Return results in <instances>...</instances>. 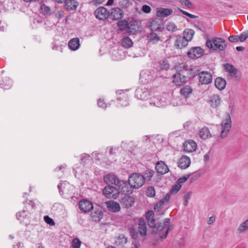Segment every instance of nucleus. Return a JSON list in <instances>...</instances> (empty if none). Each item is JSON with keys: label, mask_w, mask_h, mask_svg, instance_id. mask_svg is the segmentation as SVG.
Wrapping results in <instances>:
<instances>
[{"label": "nucleus", "mask_w": 248, "mask_h": 248, "mask_svg": "<svg viewBox=\"0 0 248 248\" xmlns=\"http://www.w3.org/2000/svg\"><path fill=\"white\" fill-rule=\"evenodd\" d=\"M176 74L173 75V82L176 86L184 85L186 82L185 73L189 70V67L184 63H179L175 66Z\"/></svg>", "instance_id": "nucleus-1"}, {"label": "nucleus", "mask_w": 248, "mask_h": 248, "mask_svg": "<svg viewBox=\"0 0 248 248\" xmlns=\"http://www.w3.org/2000/svg\"><path fill=\"white\" fill-rule=\"evenodd\" d=\"M206 45L210 49L222 51L225 48L227 44L224 39L221 38L215 37L211 40L209 39L207 40Z\"/></svg>", "instance_id": "nucleus-2"}, {"label": "nucleus", "mask_w": 248, "mask_h": 248, "mask_svg": "<svg viewBox=\"0 0 248 248\" xmlns=\"http://www.w3.org/2000/svg\"><path fill=\"white\" fill-rule=\"evenodd\" d=\"M154 213L153 211H148L146 213V218L147 220L149 227L152 229V233H157L162 231L163 226L161 224L157 226L155 219L154 218Z\"/></svg>", "instance_id": "nucleus-3"}, {"label": "nucleus", "mask_w": 248, "mask_h": 248, "mask_svg": "<svg viewBox=\"0 0 248 248\" xmlns=\"http://www.w3.org/2000/svg\"><path fill=\"white\" fill-rule=\"evenodd\" d=\"M129 184L131 187L137 189L141 187L144 184V177L139 173H133L128 178Z\"/></svg>", "instance_id": "nucleus-4"}, {"label": "nucleus", "mask_w": 248, "mask_h": 248, "mask_svg": "<svg viewBox=\"0 0 248 248\" xmlns=\"http://www.w3.org/2000/svg\"><path fill=\"white\" fill-rule=\"evenodd\" d=\"M221 125L222 130L220 137L223 139L227 137L232 127L231 118L229 113L226 114V117L222 121Z\"/></svg>", "instance_id": "nucleus-5"}, {"label": "nucleus", "mask_w": 248, "mask_h": 248, "mask_svg": "<svg viewBox=\"0 0 248 248\" xmlns=\"http://www.w3.org/2000/svg\"><path fill=\"white\" fill-rule=\"evenodd\" d=\"M117 186L118 190L125 195L131 194L132 192L131 190L132 187L126 181L120 180V182H117Z\"/></svg>", "instance_id": "nucleus-6"}, {"label": "nucleus", "mask_w": 248, "mask_h": 248, "mask_svg": "<svg viewBox=\"0 0 248 248\" xmlns=\"http://www.w3.org/2000/svg\"><path fill=\"white\" fill-rule=\"evenodd\" d=\"M150 92L148 89L144 86L138 88L135 92V96L140 100H145L149 98Z\"/></svg>", "instance_id": "nucleus-7"}, {"label": "nucleus", "mask_w": 248, "mask_h": 248, "mask_svg": "<svg viewBox=\"0 0 248 248\" xmlns=\"http://www.w3.org/2000/svg\"><path fill=\"white\" fill-rule=\"evenodd\" d=\"M78 207L84 213L89 212L93 208V203L86 199L80 201L78 203Z\"/></svg>", "instance_id": "nucleus-8"}, {"label": "nucleus", "mask_w": 248, "mask_h": 248, "mask_svg": "<svg viewBox=\"0 0 248 248\" xmlns=\"http://www.w3.org/2000/svg\"><path fill=\"white\" fill-rule=\"evenodd\" d=\"M95 17L99 20H105L109 16V11L103 7L98 8L94 12Z\"/></svg>", "instance_id": "nucleus-9"}, {"label": "nucleus", "mask_w": 248, "mask_h": 248, "mask_svg": "<svg viewBox=\"0 0 248 248\" xmlns=\"http://www.w3.org/2000/svg\"><path fill=\"white\" fill-rule=\"evenodd\" d=\"M150 29L152 31H160L163 29L162 21L161 19L156 18L150 22Z\"/></svg>", "instance_id": "nucleus-10"}, {"label": "nucleus", "mask_w": 248, "mask_h": 248, "mask_svg": "<svg viewBox=\"0 0 248 248\" xmlns=\"http://www.w3.org/2000/svg\"><path fill=\"white\" fill-rule=\"evenodd\" d=\"M203 53V50L200 47H194L191 48L187 52V55L191 59L199 58Z\"/></svg>", "instance_id": "nucleus-11"}, {"label": "nucleus", "mask_w": 248, "mask_h": 248, "mask_svg": "<svg viewBox=\"0 0 248 248\" xmlns=\"http://www.w3.org/2000/svg\"><path fill=\"white\" fill-rule=\"evenodd\" d=\"M199 81L202 84H208L212 81V76L210 73L202 71L199 74Z\"/></svg>", "instance_id": "nucleus-12"}, {"label": "nucleus", "mask_w": 248, "mask_h": 248, "mask_svg": "<svg viewBox=\"0 0 248 248\" xmlns=\"http://www.w3.org/2000/svg\"><path fill=\"white\" fill-rule=\"evenodd\" d=\"M124 16L123 10L117 7L112 8L109 12V17L112 20H119Z\"/></svg>", "instance_id": "nucleus-13"}, {"label": "nucleus", "mask_w": 248, "mask_h": 248, "mask_svg": "<svg viewBox=\"0 0 248 248\" xmlns=\"http://www.w3.org/2000/svg\"><path fill=\"white\" fill-rule=\"evenodd\" d=\"M225 70L229 72L232 76H234L237 80L240 79V75L237 69L233 65L227 63L224 65Z\"/></svg>", "instance_id": "nucleus-14"}, {"label": "nucleus", "mask_w": 248, "mask_h": 248, "mask_svg": "<svg viewBox=\"0 0 248 248\" xmlns=\"http://www.w3.org/2000/svg\"><path fill=\"white\" fill-rule=\"evenodd\" d=\"M183 148L186 152H192L196 149L197 143L193 140H188L184 143Z\"/></svg>", "instance_id": "nucleus-15"}, {"label": "nucleus", "mask_w": 248, "mask_h": 248, "mask_svg": "<svg viewBox=\"0 0 248 248\" xmlns=\"http://www.w3.org/2000/svg\"><path fill=\"white\" fill-rule=\"evenodd\" d=\"M190 163V158L186 155H183L179 159L178 166L181 169H186L189 167Z\"/></svg>", "instance_id": "nucleus-16"}, {"label": "nucleus", "mask_w": 248, "mask_h": 248, "mask_svg": "<svg viewBox=\"0 0 248 248\" xmlns=\"http://www.w3.org/2000/svg\"><path fill=\"white\" fill-rule=\"evenodd\" d=\"M103 212L101 209H93L91 214V217L93 221L99 222L103 217Z\"/></svg>", "instance_id": "nucleus-17"}, {"label": "nucleus", "mask_w": 248, "mask_h": 248, "mask_svg": "<svg viewBox=\"0 0 248 248\" xmlns=\"http://www.w3.org/2000/svg\"><path fill=\"white\" fill-rule=\"evenodd\" d=\"M117 95V99L121 103L120 104L122 106H126L128 105L127 95L123 91H119L116 93Z\"/></svg>", "instance_id": "nucleus-18"}, {"label": "nucleus", "mask_w": 248, "mask_h": 248, "mask_svg": "<svg viewBox=\"0 0 248 248\" xmlns=\"http://www.w3.org/2000/svg\"><path fill=\"white\" fill-rule=\"evenodd\" d=\"M134 199L131 197L125 195L121 199V202L125 208L132 207L134 203Z\"/></svg>", "instance_id": "nucleus-19"}, {"label": "nucleus", "mask_w": 248, "mask_h": 248, "mask_svg": "<svg viewBox=\"0 0 248 248\" xmlns=\"http://www.w3.org/2000/svg\"><path fill=\"white\" fill-rule=\"evenodd\" d=\"M104 180L107 184H114L117 186V182H120L117 177L114 174H108L104 176Z\"/></svg>", "instance_id": "nucleus-20"}, {"label": "nucleus", "mask_w": 248, "mask_h": 248, "mask_svg": "<svg viewBox=\"0 0 248 248\" xmlns=\"http://www.w3.org/2000/svg\"><path fill=\"white\" fill-rule=\"evenodd\" d=\"M156 171L160 174H164L169 171V168L163 161L158 162L155 165Z\"/></svg>", "instance_id": "nucleus-21"}, {"label": "nucleus", "mask_w": 248, "mask_h": 248, "mask_svg": "<svg viewBox=\"0 0 248 248\" xmlns=\"http://www.w3.org/2000/svg\"><path fill=\"white\" fill-rule=\"evenodd\" d=\"M107 206L109 211L112 212H118L120 210L119 203L113 201H110L106 202Z\"/></svg>", "instance_id": "nucleus-22"}, {"label": "nucleus", "mask_w": 248, "mask_h": 248, "mask_svg": "<svg viewBox=\"0 0 248 248\" xmlns=\"http://www.w3.org/2000/svg\"><path fill=\"white\" fill-rule=\"evenodd\" d=\"M172 13L170 8H159L157 9L156 15L158 17H164L168 16Z\"/></svg>", "instance_id": "nucleus-23"}, {"label": "nucleus", "mask_w": 248, "mask_h": 248, "mask_svg": "<svg viewBox=\"0 0 248 248\" xmlns=\"http://www.w3.org/2000/svg\"><path fill=\"white\" fill-rule=\"evenodd\" d=\"M39 10L44 16H50L51 13V8L43 2L40 3Z\"/></svg>", "instance_id": "nucleus-24"}, {"label": "nucleus", "mask_w": 248, "mask_h": 248, "mask_svg": "<svg viewBox=\"0 0 248 248\" xmlns=\"http://www.w3.org/2000/svg\"><path fill=\"white\" fill-rule=\"evenodd\" d=\"M188 42L184 37L177 36L175 42V45L177 48H182L187 46Z\"/></svg>", "instance_id": "nucleus-25"}, {"label": "nucleus", "mask_w": 248, "mask_h": 248, "mask_svg": "<svg viewBox=\"0 0 248 248\" xmlns=\"http://www.w3.org/2000/svg\"><path fill=\"white\" fill-rule=\"evenodd\" d=\"M64 7L68 10H76L78 3L75 0H66L65 1Z\"/></svg>", "instance_id": "nucleus-26"}, {"label": "nucleus", "mask_w": 248, "mask_h": 248, "mask_svg": "<svg viewBox=\"0 0 248 248\" xmlns=\"http://www.w3.org/2000/svg\"><path fill=\"white\" fill-rule=\"evenodd\" d=\"M29 212L27 210L23 209L21 211L18 212L16 215V218L20 221L21 223L24 222L25 219L29 218Z\"/></svg>", "instance_id": "nucleus-27"}, {"label": "nucleus", "mask_w": 248, "mask_h": 248, "mask_svg": "<svg viewBox=\"0 0 248 248\" xmlns=\"http://www.w3.org/2000/svg\"><path fill=\"white\" fill-rule=\"evenodd\" d=\"M199 135L200 137L203 140H206L212 137L208 128L206 126L203 127L200 130Z\"/></svg>", "instance_id": "nucleus-28"}, {"label": "nucleus", "mask_w": 248, "mask_h": 248, "mask_svg": "<svg viewBox=\"0 0 248 248\" xmlns=\"http://www.w3.org/2000/svg\"><path fill=\"white\" fill-rule=\"evenodd\" d=\"M215 85L217 88L219 90H223L226 85V81L222 78L218 77L215 81Z\"/></svg>", "instance_id": "nucleus-29"}, {"label": "nucleus", "mask_w": 248, "mask_h": 248, "mask_svg": "<svg viewBox=\"0 0 248 248\" xmlns=\"http://www.w3.org/2000/svg\"><path fill=\"white\" fill-rule=\"evenodd\" d=\"M68 46L69 48L72 50H77L80 46L79 39L78 38H72L69 41Z\"/></svg>", "instance_id": "nucleus-30"}, {"label": "nucleus", "mask_w": 248, "mask_h": 248, "mask_svg": "<svg viewBox=\"0 0 248 248\" xmlns=\"http://www.w3.org/2000/svg\"><path fill=\"white\" fill-rule=\"evenodd\" d=\"M12 86V80L9 77H5L0 83V86L4 90L10 89Z\"/></svg>", "instance_id": "nucleus-31"}, {"label": "nucleus", "mask_w": 248, "mask_h": 248, "mask_svg": "<svg viewBox=\"0 0 248 248\" xmlns=\"http://www.w3.org/2000/svg\"><path fill=\"white\" fill-rule=\"evenodd\" d=\"M209 102L212 107L216 108L220 104V98L217 94H214L210 97Z\"/></svg>", "instance_id": "nucleus-32"}, {"label": "nucleus", "mask_w": 248, "mask_h": 248, "mask_svg": "<svg viewBox=\"0 0 248 248\" xmlns=\"http://www.w3.org/2000/svg\"><path fill=\"white\" fill-rule=\"evenodd\" d=\"M160 37L154 32H151L147 36L148 42L154 44L157 43L160 40Z\"/></svg>", "instance_id": "nucleus-33"}, {"label": "nucleus", "mask_w": 248, "mask_h": 248, "mask_svg": "<svg viewBox=\"0 0 248 248\" xmlns=\"http://www.w3.org/2000/svg\"><path fill=\"white\" fill-rule=\"evenodd\" d=\"M139 232L142 235L146 234L147 228L145 221L144 220H140L138 227Z\"/></svg>", "instance_id": "nucleus-34"}, {"label": "nucleus", "mask_w": 248, "mask_h": 248, "mask_svg": "<svg viewBox=\"0 0 248 248\" xmlns=\"http://www.w3.org/2000/svg\"><path fill=\"white\" fill-rule=\"evenodd\" d=\"M127 242L126 238L124 235H120L116 238L115 244L117 247H123Z\"/></svg>", "instance_id": "nucleus-35"}, {"label": "nucleus", "mask_w": 248, "mask_h": 248, "mask_svg": "<svg viewBox=\"0 0 248 248\" xmlns=\"http://www.w3.org/2000/svg\"><path fill=\"white\" fill-rule=\"evenodd\" d=\"M115 187L112 186H106L103 189V194L106 197L110 198L112 193L115 192Z\"/></svg>", "instance_id": "nucleus-36"}, {"label": "nucleus", "mask_w": 248, "mask_h": 248, "mask_svg": "<svg viewBox=\"0 0 248 248\" xmlns=\"http://www.w3.org/2000/svg\"><path fill=\"white\" fill-rule=\"evenodd\" d=\"M194 31L192 29H186L183 32V37L187 40V41H190L194 34Z\"/></svg>", "instance_id": "nucleus-37"}, {"label": "nucleus", "mask_w": 248, "mask_h": 248, "mask_svg": "<svg viewBox=\"0 0 248 248\" xmlns=\"http://www.w3.org/2000/svg\"><path fill=\"white\" fill-rule=\"evenodd\" d=\"M248 230V218L245 221L242 222L239 226L237 229V232L242 233Z\"/></svg>", "instance_id": "nucleus-38"}, {"label": "nucleus", "mask_w": 248, "mask_h": 248, "mask_svg": "<svg viewBox=\"0 0 248 248\" xmlns=\"http://www.w3.org/2000/svg\"><path fill=\"white\" fill-rule=\"evenodd\" d=\"M122 45L125 48H129L133 45V42L128 37H125L122 39Z\"/></svg>", "instance_id": "nucleus-39"}, {"label": "nucleus", "mask_w": 248, "mask_h": 248, "mask_svg": "<svg viewBox=\"0 0 248 248\" xmlns=\"http://www.w3.org/2000/svg\"><path fill=\"white\" fill-rule=\"evenodd\" d=\"M192 89L189 85L184 86L181 90V93L184 96L186 97L191 93Z\"/></svg>", "instance_id": "nucleus-40"}, {"label": "nucleus", "mask_w": 248, "mask_h": 248, "mask_svg": "<svg viewBox=\"0 0 248 248\" xmlns=\"http://www.w3.org/2000/svg\"><path fill=\"white\" fill-rule=\"evenodd\" d=\"M154 174V171L152 170H147L144 173L142 176L144 177V182L146 180L150 181Z\"/></svg>", "instance_id": "nucleus-41"}, {"label": "nucleus", "mask_w": 248, "mask_h": 248, "mask_svg": "<svg viewBox=\"0 0 248 248\" xmlns=\"http://www.w3.org/2000/svg\"><path fill=\"white\" fill-rule=\"evenodd\" d=\"M150 104L151 106L160 107L162 106L161 102L159 100L158 98L155 97H152L149 101Z\"/></svg>", "instance_id": "nucleus-42"}, {"label": "nucleus", "mask_w": 248, "mask_h": 248, "mask_svg": "<svg viewBox=\"0 0 248 248\" xmlns=\"http://www.w3.org/2000/svg\"><path fill=\"white\" fill-rule=\"evenodd\" d=\"M146 195L149 197H154L155 195V191L154 186H150L146 190Z\"/></svg>", "instance_id": "nucleus-43"}, {"label": "nucleus", "mask_w": 248, "mask_h": 248, "mask_svg": "<svg viewBox=\"0 0 248 248\" xmlns=\"http://www.w3.org/2000/svg\"><path fill=\"white\" fill-rule=\"evenodd\" d=\"M159 64H160V68L162 70H167L170 67L169 63H168V62L167 60H163L160 61L159 62Z\"/></svg>", "instance_id": "nucleus-44"}, {"label": "nucleus", "mask_w": 248, "mask_h": 248, "mask_svg": "<svg viewBox=\"0 0 248 248\" xmlns=\"http://www.w3.org/2000/svg\"><path fill=\"white\" fill-rule=\"evenodd\" d=\"M166 28L167 30L169 31L174 32L177 30V27L176 25L172 22H170L168 23L166 26Z\"/></svg>", "instance_id": "nucleus-45"}, {"label": "nucleus", "mask_w": 248, "mask_h": 248, "mask_svg": "<svg viewBox=\"0 0 248 248\" xmlns=\"http://www.w3.org/2000/svg\"><path fill=\"white\" fill-rule=\"evenodd\" d=\"M81 243L79 239L75 238L72 240V245L73 248H80Z\"/></svg>", "instance_id": "nucleus-46"}, {"label": "nucleus", "mask_w": 248, "mask_h": 248, "mask_svg": "<svg viewBox=\"0 0 248 248\" xmlns=\"http://www.w3.org/2000/svg\"><path fill=\"white\" fill-rule=\"evenodd\" d=\"M171 194V193L170 192L169 193H167L165 196V197L160 200L159 202L160 206H162L165 202H168L169 201Z\"/></svg>", "instance_id": "nucleus-47"}, {"label": "nucleus", "mask_w": 248, "mask_h": 248, "mask_svg": "<svg viewBox=\"0 0 248 248\" xmlns=\"http://www.w3.org/2000/svg\"><path fill=\"white\" fill-rule=\"evenodd\" d=\"M182 186L181 185H180L179 184L177 183L172 186V188L170 189V192L171 193H177L178 192L180 189H181Z\"/></svg>", "instance_id": "nucleus-48"}, {"label": "nucleus", "mask_w": 248, "mask_h": 248, "mask_svg": "<svg viewBox=\"0 0 248 248\" xmlns=\"http://www.w3.org/2000/svg\"><path fill=\"white\" fill-rule=\"evenodd\" d=\"M190 176V174H189L186 175L184 176H182V177L179 178L178 179L177 183L179 184L180 185H181V184L184 183L185 182H186L187 181V180L188 179V178Z\"/></svg>", "instance_id": "nucleus-49"}, {"label": "nucleus", "mask_w": 248, "mask_h": 248, "mask_svg": "<svg viewBox=\"0 0 248 248\" xmlns=\"http://www.w3.org/2000/svg\"><path fill=\"white\" fill-rule=\"evenodd\" d=\"M179 1L182 5L189 8H192L193 6L192 3L189 0H180Z\"/></svg>", "instance_id": "nucleus-50"}, {"label": "nucleus", "mask_w": 248, "mask_h": 248, "mask_svg": "<svg viewBox=\"0 0 248 248\" xmlns=\"http://www.w3.org/2000/svg\"><path fill=\"white\" fill-rule=\"evenodd\" d=\"M238 36H239L240 38L239 39V41L244 42L248 37V31L243 32Z\"/></svg>", "instance_id": "nucleus-51"}, {"label": "nucleus", "mask_w": 248, "mask_h": 248, "mask_svg": "<svg viewBox=\"0 0 248 248\" xmlns=\"http://www.w3.org/2000/svg\"><path fill=\"white\" fill-rule=\"evenodd\" d=\"M44 220L46 223L50 225H54L55 224L53 220L49 217L48 216H46L44 217Z\"/></svg>", "instance_id": "nucleus-52"}, {"label": "nucleus", "mask_w": 248, "mask_h": 248, "mask_svg": "<svg viewBox=\"0 0 248 248\" xmlns=\"http://www.w3.org/2000/svg\"><path fill=\"white\" fill-rule=\"evenodd\" d=\"M228 39L232 43H236L239 41V39H240V38L238 35H233L230 36Z\"/></svg>", "instance_id": "nucleus-53"}, {"label": "nucleus", "mask_w": 248, "mask_h": 248, "mask_svg": "<svg viewBox=\"0 0 248 248\" xmlns=\"http://www.w3.org/2000/svg\"><path fill=\"white\" fill-rule=\"evenodd\" d=\"M191 192H188L184 196V200H185V206H186L187 205L188 201L190 199V196L191 195Z\"/></svg>", "instance_id": "nucleus-54"}, {"label": "nucleus", "mask_w": 248, "mask_h": 248, "mask_svg": "<svg viewBox=\"0 0 248 248\" xmlns=\"http://www.w3.org/2000/svg\"><path fill=\"white\" fill-rule=\"evenodd\" d=\"M142 10L143 12L148 14L150 13L151 11V7L147 5H144L142 7Z\"/></svg>", "instance_id": "nucleus-55"}, {"label": "nucleus", "mask_w": 248, "mask_h": 248, "mask_svg": "<svg viewBox=\"0 0 248 248\" xmlns=\"http://www.w3.org/2000/svg\"><path fill=\"white\" fill-rule=\"evenodd\" d=\"M170 219L167 218L165 219L163 223H159L158 224L157 226H158L159 224H161L163 226V229H164L165 227H167L170 225ZM163 230L164 229H163L162 230Z\"/></svg>", "instance_id": "nucleus-56"}, {"label": "nucleus", "mask_w": 248, "mask_h": 248, "mask_svg": "<svg viewBox=\"0 0 248 248\" xmlns=\"http://www.w3.org/2000/svg\"><path fill=\"white\" fill-rule=\"evenodd\" d=\"M180 11L183 14L185 15L186 16H188L189 17H190L191 18H196L197 17V16L193 15L192 14H191L183 10L180 9Z\"/></svg>", "instance_id": "nucleus-57"}, {"label": "nucleus", "mask_w": 248, "mask_h": 248, "mask_svg": "<svg viewBox=\"0 0 248 248\" xmlns=\"http://www.w3.org/2000/svg\"><path fill=\"white\" fill-rule=\"evenodd\" d=\"M62 186V185L61 184H59L58 186V187L59 189V191H60V193L62 194V195H63V196L65 198H66V199H68L69 198H72V196H67L66 195H65V189L64 190H62L61 189V187Z\"/></svg>", "instance_id": "nucleus-58"}, {"label": "nucleus", "mask_w": 248, "mask_h": 248, "mask_svg": "<svg viewBox=\"0 0 248 248\" xmlns=\"http://www.w3.org/2000/svg\"><path fill=\"white\" fill-rule=\"evenodd\" d=\"M120 192V191L118 190V188L117 189L115 188V191L114 193H112L110 198H111L113 199H117L119 196Z\"/></svg>", "instance_id": "nucleus-59"}, {"label": "nucleus", "mask_w": 248, "mask_h": 248, "mask_svg": "<svg viewBox=\"0 0 248 248\" xmlns=\"http://www.w3.org/2000/svg\"><path fill=\"white\" fill-rule=\"evenodd\" d=\"M98 105L99 107L105 108L107 107L106 104L105 103L104 100L99 99L98 101Z\"/></svg>", "instance_id": "nucleus-60"}, {"label": "nucleus", "mask_w": 248, "mask_h": 248, "mask_svg": "<svg viewBox=\"0 0 248 248\" xmlns=\"http://www.w3.org/2000/svg\"><path fill=\"white\" fill-rule=\"evenodd\" d=\"M89 157V155L86 154H82L81 155V161L82 163H85L86 161L85 159L87 157Z\"/></svg>", "instance_id": "nucleus-61"}, {"label": "nucleus", "mask_w": 248, "mask_h": 248, "mask_svg": "<svg viewBox=\"0 0 248 248\" xmlns=\"http://www.w3.org/2000/svg\"><path fill=\"white\" fill-rule=\"evenodd\" d=\"M215 221V217H211L208 221V224L209 225L213 224Z\"/></svg>", "instance_id": "nucleus-62"}, {"label": "nucleus", "mask_w": 248, "mask_h": 248, "mask_svg": "<svg viewBox=\"0 0 248 248\" xmlns=\"http://www.w3.org/2000/svg\"><path fill=\"white\" fill-rule=\"evenodd\" d=\"M170 226H169L166 230V231L165 232V233L164 234H163L162 236H160L161 239H164L167 237L168 233L170 229Z\"/></svg>", "instance_id": "nucleus-63"}, {"label": "nucleus", "mask_w": 248, "mask_h": 248, "mask_svg": "<svg viewBox=\"0 0 248 248\" xmlns=\"http://www.w3.org/2000/svg\"><path fill=\"white\" fill-rule=\"evenodd\" d=\"M104 0H93V2L94 4H100L104 2Z\"/></svg>", "instance_id": "nucleus-64"}]
</instances>
